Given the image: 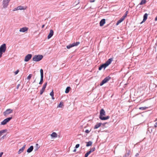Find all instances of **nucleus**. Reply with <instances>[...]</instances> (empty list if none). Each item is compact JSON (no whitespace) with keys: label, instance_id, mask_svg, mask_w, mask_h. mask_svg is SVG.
Here are the masks:
<instances>
[{"label":"nucleus","instance_id":"nucleus-52","mask_svg":"<svg viewBox=\"0 0 157 157\" xmlns=\"http://www.w3.org/2000/svg\"><path fill=\"white\" fill-rule=\"evenodd\" d=\"M39 147H37V148H36V150H38V149L39 148Z\"/></svg>","mask_w":157,"mask_h":157},{"label":"nucleus","instance_id":"nucleus-37","mask_svg":"<svg viewBox=\"0 0 157 157\" xmlns=\"http://www.w3.org/2000/svg\"><path fill=\"white\" fill-rule=\"evenodd\" d=\"M50 94L51 96H54V92L53 90H52V92L50 93Z\"/></svg>","mask_w":157,"mask_h":157},{"label":"nucleus","instance_id":"nucleus-10","mask_svg":"<svg viewBox=\"0 0 157 157\" xmlns=\"http://www.w3.org/2000/svg\"><path fill=\"white\" fill-rule=\"evenodd\" d=\"M32 55L31 54H28L25 57L24 61L25 62L28 61L32 58Z\"/></svg>","mask_w":157,"mask_h":157},{"label":"nucleus","instance_id":"nucleus-31","mask_svg":"<svg viewBox=\"0 0 157 157\" xmlns=\"http://www.w3.org/2000/svg\"><path fill=\"white\" fill-rule=\"evenodd\" d=\"M113 58H111L109 59V65L111 63L112 61H113Z\"/></svg>","mask_w":157,"mask_h":157},{"label":"nucleus","instance_id":"nucleus-27","mask_svg":"<svg viewBox=\"0 0 157 157\" xmlns=\"http://www.w3.org/2000/svg\"><path fill=\"white\" fill-rule=\"evenodd\" d=\"M70 89H71V87L70 86H68V87H67L65 91V93H68L70 91Z\"/></svg>","mask_w":157,"mask_h":157},{"label":"nucleus","instance_id":"nucleus-2","mask_svg":"<svg viewBox=\"0 0 157 157\" xmlns=\"http://www.w3.org/2000/svg\"><path fill=\"white\" fill-rule=\"evenodd\" d=\"M43 56L42 55H35L33 58V61L38 62L41 60L43 58Z\"/></svg>","mask_w":157,"mask_h":157},{"label":"nucleus","instance_id":"nucleus-42","mask_svg":"<svg viewBox=\"0 0 157 157\" xmlns=\"http://www.w3.org/2000/svg\"><path fill=\"white\" fill-rule=\"evenodd\" d=\"M20 84H18L17 85V89H18V88H19V86H20Z\"/></svg>","mask_w":157,"mask_h":157},{"label":"nucleus","instance_id":"nucleus-38","mask_svg":"<svg viewBox=\"0 0 157 157\" xmlns=\"http://www.w3.org/2000/svg\"><path fill=\"white\" fill-rule=\"evenodd\" d=\"M90 131H89V130L88 129H87L86 130H85V132L86 133H89L90 132Z\"/></svg>","mask_w":157,"mask_h":157},{"label":"nucleus","instance_id":"nucleus-11","mask_svg":"<svg viewBox=\"0 0 157 157\" xmlns=\"http://www.w3.org/2000/svg\"><path fill=\"white\" fill-rule=\"evenodd\" d=\"M47 85V82H46L43 86L42 89L40 91V95H41L43 94V92H44L45 89L46 87V86Z\"/></svg>","mask_w":157,"mask_h":157},{"label":"nucleus","instance_id":"nucleus-18","mask_svg":"<svg viewBox=\"0 0 157 157\" xmlns=\"http://www.w3.org/2000/svg\"><path fill=\"white\" fill-rule=\"evenodd\" d=\"M105 23V19H102L100 22V25L101 26H103Z\"/></svg>","mask_w":157,"mask_h":157},{"label":"nucleus","instance_id":"nucleus-3","mask_svg":"<svg viewBox=\"0 0 157 157\" xmlns=\"http://www.w3.org/2000/svg\"><path fill=\"white\" fill-rule=\"evenodd\" d=\"M79 44L80 42H76L73 43L72 44H70L69 45H67L66 47L68 49H69L71 48L77 46Z\"/></svg>","mask_w":157,"mask_h":157},{"label":"nucleus","instance_id":"nucleus-19","mask_svg":"<svg viewBox=\"0 0 157 157\" xmlns=\"http://www.w3.org/2000/svg\"><path fill=\"white\" fill-rule=\"evenodd\" d=\"M148 14L147 13H145L144 15V18L143 21L140 23L142 24L143 22H144L146 21L147 18Z\"/></svg>","mask_w":157,"mask_h":157},{"label":"nucleus","instance_id":"nucleus-9","mask_svg":"<svg viewBox=\"0 0 157 157\" xmlns=\"http://www.w3.org/2000/svg\"><path fill=\"white\" fill-rule=\"evenodd\" d=\"M13 110V109H7L4 113L3 114L4 116H6L11 113H12Z\"/></svg>","mask_w":157,"mask_h":157},{"label":"nucleus","instance_id":"nucleus-14","mask_svg":"<svg viewBox=\"0 0 157 157\" xmlns=\"http://www.w3.org/2000/svg\"><path fill=\"white\" fill-rule=\"evenodd\" d=\"M28 30V28L26 27H24L22 28H21L20 29V32H25L27 31Z\"/></svg>","mask_w":157,"mask_h":157},{"label":"nucleus","instance_id":"nucleus-7","mask_svg":"<svg viewBox=\"0 0 157 157\" xmlns=\"http://www.w3.org/2000/svg\"><path fill=\"white\" fill-rule=\"evenodd\" d=\"M6 49V44H3L0 47V51L3 52H5Z\"/></svg>","mask_w":157,"mask_h":157},{"label":"nucleus","instance_id":"nucleus-20","mask_svg":"<svg viewBox=\"0 0 157 157\" xmlns=\"http://www.w3.org/2000/svg\"><path fill=\"white\" fill-rule=\"evenodd\" d=\"M33 149V146H31L27 150V152L30 153L32 151Z\"/></svg>","mask_w":157,"mask_h":157},{"label":"nucleus","instance_id":"nucleus-4","mask_svg":"<svg viewBox=\"0 0 157 157\" xmlns=\"http://www.w3.org/2000/svg\"><path fill=\"white\" fill-rule=\"evenodd\" d=\"M12 118V117H9L5 119L1 122V124L2 125H5Z\"/></svg>","mask_w":157,"mask_h":157},{"label":"nucleus","instance_id":"nucleus-54","mask_svg":"<svg viewBox=\"0 0 157 157\" xmlns=\"http://www.w3.org/2000/svg\"><path fill=\"white\" fill-rule=\"evenodd\" d=\"M155 124H156V125H157V122L155 123Z\"/></svg>","mask_w":157,"mask_h":157},{"label":"nucleus","instance_id":"nucleus-32","mask_svg":"<svg viewBox=\"0 0 157 157\" xmlns=\"http://www.w3.org/2000/svg\"><path fill=\"white\" fill-rule=\"evenodd\" d=\"M63 106V103L61 102L58 105V107L61 108Z\"/></svg>","mask_w":157,"mask_h":157},{"label":"nucleus","instance_id":"nucleus-28","mask_svg":"<svg viewBox=\"0 0 157 157\" xmlns=\"http://www.w3.org/2000/svg\"><path fill=\"white\" fill-rule=\"evenodd\" d=\"M146 2V0H141V2L139 4L140 5H144L145 4Z\"/></svg>","mask_w":157,"mask_h":157},{"label":"nucleus","instance_id":"nucleus-50","mask_svg":"<svg viewBox=\"0 0 157 157\" xmlns=\"http://www.w3.org/2000/svg\"><path fill=\"white\" fill-rule=\"evenodd\" d=\"M52 99H53V100H54V96H52Z\"/></svg>","mask_w":157,"mask_h":157},{"label":"nucleus","instance_id":"nucleus-35","mask_svg":"<svg viewBox=\"0 0 157 157\" xmlns=\"http://www.w3.org/2000/svg\"><path fill=\"white\" fill-rule=\"evenodd\" d=\"M90 153V152L89 151L88 152H87V153L85 154V156L86 157H87L88 155Z\"/></svg>","mask_w":157,"mask_h":157},{"label":"nucleus","instance_id":"nucleus-43","mask_svg":"<svg viewBox=\"0 0 157 157\" xmlns=\"http://www.w3.org/2000/svg\"><path fill=\"white\" fill-rule=\"evenodd\" d=\"M6 136V135H4L3 136H2L1 138V139H4V137H5Z\"/></svg>","mask_w":157,"mask_h":157},{"label":"nucleus","instance_id":"nucleus-39","mask_svg":"<svg viewBox=\"0 0 157 157\" xmlns=\"http://www.w3.org/2000/svg\"><path fill=\"white\" fill-rule=\"evenodd\" d=\"M3 53H4V52H1L0 51V58L2 56V54Z\"/></svg>","mask_w":157,"mask_h":157},{"label":"nucleus","instance_id":"nucleus-24","mask_svg":"<svg viewBox=\"0 0 157 157\" xmlns=\"http://www.w3.org/2000/svg\"><path fill=\"white\" fill-rule=\"evenodd\" d=\"M86 143V146L87 147L91 146L92 144V142L91 141H89Z\"/></svg>","mask_w":157,"mask_h":157},{"label":"nucleus","instance_id":"nucleus-47","mask_svg":"<svg viewBox=\"0 0 157 157\" xmlns=\"http://www.w3.org/2000/svg\"><path fill=\"white\" fill-rule=\"evenodd\" d=\"M139 155V153H136V155H135V156H137Z\"/></svg>","mask_w":157,"mask_h":157},{"label":"nucleus","instance_id":"nucleus-23","mask_svg":"<svg viewBox=\"0 0 157 157\" xmlns=\"http://www.w3.org/2000/svg\"><path fill=\"white\" fill-rule=\"evenodd\" d=\"M101 124H102L101 123H98V124H97L94 126V129H95L98 128L99 127L101 126Z\"/></svg>","mask_w":157,"mask_h":157},{"label":"nucleus","instance_id":"nucleus-51","mask_svg":"<svg viewBox=\"0 0 157 157\" xmlns=\"http://www.w3.org/2000/svg\"><path fill=\"white\" fill-rule=\"evenodd\" d=\"M76 149H75L73 150V152H76Z\"/></svg>","mask_w":157,"mask_h":157},{"label":"nucleus","instance_id":"nucleus-56","mask_svg":"<svg viewBox=\"0 0 157 157\" xmlns=\"http://www.w3.org/2000/svg\"><path fill=\"white\" fill-rule=\"evenodd\" d=\"M35 81V80H34V82Z\"/></svg>","mask_w":157,"mask_h":157},{"label":"nucleus","instance_id":"nucleus-48","mask_svg":"<svg viewBox=\"0 0 157 157\" xmlns=\"http://www.w3.org/2000/svg\"><path fill=\"white\" fill-rule=\"evenodd\" d=\"M155 21H157V16H156V17H155Z\"/></svg>","mask_w":157,"mask_h":157},{"label":"nucleus","instance_id":"nucleus-12","mask_svg":"<svg viewBox=\"0 0 157 157\" xmlns=\"http://www.w3.org/2000/svg\"><path fill=\"white\" fill-rule=\"evenodd\" d=\"M107 82H108V77H106L104 79H103L100 83V85L101 86H102L104 84L106 83Z\"/></svg>","mask_w":157,"mask_h":157},{"label":"nucleus","instance_id":"nucleus-26","mask_svg":"<svg viewBox=\"0 0 157 157\" xmlns=\"http://www.w3.org/2000/svg\"><path fill=\"white\" fill-rule=\"evenodd\" d=\"M130 150H128V152H127L126 154L123 157H127L129 156L130 154Z\"/></svg>","mask_w":157,"mask_h":157},{"label":"nucleus","instance_id":"nucleus-40","mask_svg":"<svg viewBox=\"0 0 157 157\" xmlns=\"http://www.w3.org/2000/svg\"><path fill=\"white\" fill-rule=\"evenodd\" d=\"M19 72V70H17L16 71L14 72L15 74V75L17 74Z\"/></svg>","mask_w":157,"mask_h":157},{"label":"nucleus","instance_id":"nucleus-49","mask_svg":"<svg viewBox=\"0 0 157 157\" xmlns=\"http://www.w3.org/2000/svg\"><path fill=\"white\" fill-rule=\"evenodd\" d=\"M45 25H42V28H44V27Z\"/></svg>","mask_w":157,"mask_h":157},{"label":"nucleus","instance_id":"nucleus-8","mask_svg":"<svg viewBox=\"0 0 157 157\" xmlns=\"http://www.w3.org/2000/svg\"><path fill=\"white\" fill-rule=\"evenodd\" d=\"M40 80L39 83L40 84H42L43 81V71L42 69L40 70Z\"/></svg>","mask_w":157,"mask_h":157},{"label":"nucleus","instance_id":"nucleus-55","mask_svg":"<svg viewBox=\"0 0 157 157\" xmlns=\"http://www.w3.org/2000/svg\"><path fill=\"white\" fill-rule=\"evenodd\" d=\"M157 121V118L155 120V121Z\"/></svg>","mask_w":157,"mask_h":157},{"label":"nucleus","instance_id":"nucleus-30","mask_svg":"<svg viewBox=\"0 0 157 157\" xmlns=\"http://www.w3.org/2000/svg\"><path fill=\"white\" fill-rule=\"evenodd\" d=\"M95 147H93L92 148H91L90 149V150L89 151L90 152V153L91 152H93L94 151H95Z\"/></svg>","mask_w":157,"mask_h":157},{"label":"nucleus","instance_id":"nucleus-46","mask_svg":"<svg viewBox=\"0 0 157 157\" xmlns=\"http://www.w3.org/2000/svg\"><path fill=\"white\" fill-rule=\"evenodd\" d=\"M154 127L155 128H156L157 127V125H156V124H155L154 125Z\"/></svg>","mask_w":157,"mask_h":157},{"label":"nucleus","instance_id":"nucleus-5","mask_svg":"<svg viewBox=\"0 0 157 157\" xmlns=\"http://www.w3.org/2000/svg\"><path fill=\"white\" fill-rule=\"evenodd\" d=\"M108 66V60H107L105 63L101 65L98 68L99 71L101 70L103 68L104 69Z\"/></svg>","mask_w":157,"mask_h":157},{"label":"nucleus","instance_id":"nucleus-44","mask_svg":"<svg viewBox=\"0 0 157 157\" xmlns=\"http://www.w3.org/2000/svg\"><path fill=\"white\" fill-rule=\"evenodd\" d=\"M3 154V153L2 152H1L0 153V157H1L2 154Z\"/></svg>","mask_w":157,"mask_h":157},{"label":"nucleus","instance_id":"nucleus-13","mask_svg":"<svg viewBox=\"0 0 157 157\" xmlns=\"http://www.w3.org/2000/svg\"><path fill=\"white\" fill-rule=\"evenodd\" d=\"M113 80V78H111L109 76V82H110V83L109 84L110 87H111V86H112L114 85Z\"/></svg>","mask_w":157,"mask_h":157},{"label":"nucleus","instance_id":"nucleus-22","mask_svg":"<svg viewBox=\"0 0 157 157\" xmlns=\"http://www.w3.org/2000/svg\"><path fill=\"white\" fill-rule=\"evenodd\" d=\"M51 136L53 138H56L57 136V133L55 132H53L51 135Z\"/></svg>","mask_w":157,"mask_h":157},{"label":"nucleus","instance_id":"nucleus-15","mask_svg":"<svg viewBox=\"0 0 157 157\" xmlns=\"http://www.w3.org/2000/svg\"><path fill=\"white\" fill-rule=\"evenodd\" d=\"M26 9V8H24L23 6H20L17 7L14 9V10H13V11L17 10H25Z\"/></svg>","mask_w":157,"mask_h":157},{"label":"nucleus","instance_id":"nucleus-45","mask_svg":"<svg viewBox=\"0 0 157 157\" xmlns=\"http://www.w3.org/2000/svg\"><path fill=\"white\" fill-rule=\"evenodd\" d=\"M95 1V0H90V2H94Z\"/></svg>","mask_w":157,"mask_h":157},{"label":"nucleus","instance_id":"nucleus-6","mask_svg":"<svg viewBox=\"0 0 157 157\" xmlns=\"http://www.w3.org/2000/svg\"><path fill=\"white\" fill-rule=\"evenodd\" d=\"M10 0H3L2 2V5L4 8L7 7Z\"/></svg>","mask_w":157,"mask_h":157},{"label":"nucleus","instance_id":"nucleus-53","mask_svg":"<svg viewBox=\"0 0 157 157\" xmlns=\"http://www.w3.org/2000/svg\"><path fill=\"white\" fill-rule=\"evenodd\" d=\"M36 145L37 146H38V144H36Z\"/></svg>","mask_w":157,"mask_h":157},{"label":"nucleus","instance_id":"nucleus-29","mask_svg":"<svg viewBox=\"0 0 157 157\" xmlns=\"http://www.w3.org/2000/svg\"><path fill=\"white\" fill-rule=\"evenodd\" d=\"M148 107H142L139 108V109L140 110H145L147 109Z\"/></svg>","mask_w":157,"mask_h":157},{"label":"nucleus","instance_id":"nucleus-33","mask_svg":"<svg viewBox=\"0 0 157 157\" xmlns=\"http://www.w3.org/2000/svg\"><path fill=\"white\" fill-rule=\"evenodd\" d=\"M128 13V11H126L124 15L122 17H124V19L126 17Z\"/></svg>","mask_w":157,"mask_h":157},{"label":"nucleus","instance_id":"nucleus-17","mask_svg":"<svg viewBox=\"0 0 157 157\" xmlns=\"http://www.w3.org/2000/svg\"><path fill=\"white\" fill-rule=\"evenodd\" d=\"M25 145L23 146V147L21 148V149H20L18 151V154H21V153H22L24 150L25 149Z\"/></svg>","mask_w":157,"mask_h":157},{"label":"nucleus","instance_id":"nucleus-25","mask_svg":"<svg viewBox=\"0 0 157 157\" xmlns=\"http://www.w3.org/2000/svg\"><path fill=\"white\" fill-rule=\"evenodd\" d=\"M7 131L6 129H4L1 130L0 131V136H1L2 135V134L4 133H5Z\"/></svg>","mask_w":157,"mask_h":157},{"label":"nucleus","instance_id":"nucleus-34","mask_svg":"<svg viewBox=\"0 0 157 157\" xmlns=\"http://www.w3.org/2000/svg\"><path fill=\"white\" fill-rule=\"evenodd\" d=\"M108 124L107 122L105 123H104L102 124L103 125V126L105 128L107 127V126L108 125Z\"/></svg>","mask_w":157,"mask_h":157},{"label":"nucleus","instance_id":"nucleus-1","mask_svg":"<svg viewBox=\"0 0 157 157\" xmlns=\"http://www.w3.org/2000/svg\"><path fill=\"white\" fill-rule=\"evenodd\" d=\"M105 115V112L103 109H101L100 111L99 118L102 120H105L108 119V116L104 117Z\"/></svg>","mask_w":157,"mask_h":157},{"label":"nucleus","instance_id":"nucleus-41","mask_svg":"<svg viewBox=\"0 0 157 157\" xmlns=\"http://www.w3.org/2000/svg\"><path fill=\"white\" fill-rule=\"evenodd\" d=\"M79 147V144H78L76 145L75 147V148H78Z\"/></svg>","mask_w":157,"mask_h":157},{"label":"nucleus","instance_id":"nucleus-16","mask_svg":"<svg viewBox=\"0 0 157 157\" xmlns=\"http://www.w3.org/2000/svg\"><path fill=\"white\" fill-rule=\"evenodd\" d=\"M54 33L53 31L51 29L50 30V33L48 36V39L50 38L53 35Z\"/></svg>","mask_w":157,"mask_h":157},{"label":"nucleus","instance_id":"nucleus-21","mask_svg":"<svg viewBox=\"0 0 157 157\" xmlns=\"http://www.w3.org/2000/svg\"><path fill=\"white\" fill-rule=\"evenodd\" d=\"M124 17H122L116 23V25H118L121 22L124 20Z\"/></svg>","mask_w":157,"mask_h":157},{"label":"nucleus","instance_id":"nucleus-36","mask_svg":"<svg viewBox=\"0 0 157 157\" xmlns=\"http://www.w3.org/2000/svg\"><path fill=\"white\" fill-rule=\"evenodd\" d=\"M32 74H29V76L27 77V79H28L29 80L31 78L32 76Z\"/></svg>","mask_w":157,"mask_h":157}]
</instances>
